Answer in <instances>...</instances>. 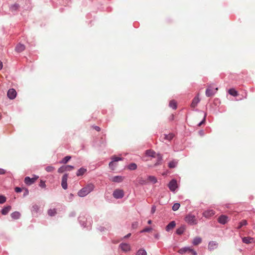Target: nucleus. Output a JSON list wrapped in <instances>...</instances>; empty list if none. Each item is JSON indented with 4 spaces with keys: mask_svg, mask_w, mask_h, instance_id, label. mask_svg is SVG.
Listing matches in <instances>:
<instances>
[{
    "mask_svg": "<svg viewBox=\"0 0 255 255\" xmlns=\"http://www.w3.org/2000/svg\"><path fill=\"white\" fill-rule=\"evenodd\" d=\"M94 188L95 186L93 184H88L78 192V195L81 197H85L92 192L94 190Z\"/></svg>",
    "mask_w": 255,
    "mask_h": 255,
    "instance_id": "nucleus-1",
    "label": "nucleus"
},
{
    "mask_svg": "<svg viewBox=\"0 0 255 255\" xmlns=\"http://www.w3.org/2000/svg\"><path fill=\"white\" fill-rule=\"evenodd\" d=\"M146 155L148 156L152 157H156L157 158V161L154 164V166H156L158 165H160L161 164V161L162 160V156L160 154H156V152L151 149L147 150L146 151Z\"/></svg>",
    "mask_w": 255,
    "mask_h": 255,
    "instance_id": "nucleus-2",
    "label": "nucleus"
},
{
    "mask_svg": "<svg viewBox=\"0 0 255 255\" xmlns=\"http://www.w3.org/2000/svg\"><path fill=\"white\" fill-rule=\"evenodd\" d=\"M185 221L190 225H196L197 224L195 216L191 214H189L186 217Z\"/></svg>",
    "mask_w": 255,
    "mask_h": 255,
    "instance_id": "nucleus-3",
    "label": "nucleus"
},
{
    "mask_svg": "<svg viewBox=\"0 0 255 255\" xmlns=\"http://www.w3.org/2000/svg\"><path fill=\"white\" fill-rule=\"evenodd\" d=\"M113 195L116 199H120L124 197V192L123 190L116 189L114 191Z\"/></svg>",
    "mask_w": 255,
    "mask_h": 255,
    "instance_id": "nucleus-4",
    "label": "nucleus"
},
{
    "mask_svg": "<svg viewBox=\"0 0 255 255\" xmlns=\"http://www.w3.org/2000/svg\"><path fill=\"white\" fill-rule=\"evenodd\" d=\"M38 178V176H34L32 178L29 177H26L24 179V182L26 184L30 185L35 182V181Z\"/></svg>",
    "mask_w": 255,
    "mask_h": 255,
    "instance_id": "nucleus-5",
    "label": "nucleus"
},
{
    "mask_svg": "<svg viewBox=\"0 0 255 255\" xmlns=\"http://www.w3.org/2000/svg\"><path fill=\"white\" fill-rule=\"evenodd\" d=\"M74 169V167L71 165H64L60 167L58 169V172L59 173H63L65 171H71Z\"/></svg>",
    "mask_w": 255,
    "mask_h": 255,
    "instance_id": "nucleus-6",
    "label": "nucleus"
},
{
    "mask_svg": "<svg viewBox=\"0 0 255 255\" xmlns=\"http://www.w3.org/2000/svg\"><path fill=\"white\" fill-rule=\"evenodd\" d=\"M168 186L171 191H174L177 188L176 180L175 179L171 180L169 183Z\"/></svg>",
    "mask_w": 255,
    "mask_h": 255,
    "instance_id": "nucleus-7",
    "label": "nucleus"
},
{
    "mask_svg": "<svg viewBox=\"0 0 255 255\" xmlns=\"http://www.w3.org/2000/svg\"><path fill=\"white\" fill-rule=\"evenodd\" d=\"M120 248L124 252L130 251L131 247L129 244L127 243H121L119 246Z\"/></svg>",
    "mask_w": 255,
    "mask_h": 255,
    "instance_id": "nucleus-8",
    "label": "nucleus"
},
{
    "mask_svg": "<svg viewBox=\"0 0 255 255\" xmlns=\"http://www.w3.org/2000/svg\"><path fill=\"white\" fill-rule=\"evenodd\" d=\"M16 94H17V93H16V91L13 88L10 89L8 91L7 93V97L10 99H11V100L14 99L16 97Z\"/></svg>",
    "mask_w": 255,
    "mask_h": 255,
    "instance_id": "nucleus-9",
    "label": "nucleus"
},
{
    "mask_svg": "<svg viewBox=\"0 0 255 255\" xmlns=\"http://www.w3.org/2000/svg\"><path fill=\"white\" fill-rule=\"evenodd\" d=\"M218 88L215 89V91L211 88L210 86H209L206 90V95L207 97H211L213 96L216 92L218 91Z\"/></svg>",
    "mask_w": 255,
    "mask_h": 255,
    "instance_id": "nucleus-10",
    "label": "nucleus"
},
{
    "mask_svg": "<svg viewBox=\"0 0 255 255\" xmlns=\"http://www.w3.org/2000/svg\"><path fill=\"white\" fill-rule=\"evenodd\" d=\"M67 179H68V174H65L62 178L61 182V186L64 189H66L67 188Z\"/></svg>",
    "mask_w": 255,
    "mask_h": 255,
    "instance_id": "nucleus-11",
    "label": "nucleus"
},
{
    "mask_svg": "<svg viewBox=\"0 0 255 255\" xmlns=\"http://www.w3.org/2000/svg\"><path fill=\"white\" fill-rule=\"evenodd\" d=\"M218 221L220 224H225L228 221V217L226 215H221L218 218Z\"/></svg>",
    "mask_w": 255,
    "mask_h": 255,
    "instance_id": "nucleus-12",
    "label": "nucleus"
},
{
    "mask_svg": "<svg viewBox=\"0 0 255 255\" xmlns=\"http://www.w3.org/2000/svg\"><path fill=\"white\" fill-rule=\"evenodd\" d=\"M214 214L215 212L213 210H208L203 213V216L207 218L211 217Z\"/></svg>",
    "mask_w": 255,
    "mask_h": 255,
    "instance_id": "nucleus-13",
    "label": "nucleus"
},
{
    "mask_svg": "<svg viewBox=\"0 0 255 255\" xmlns=\"http://www.w3.org/2000/svg\"><path fill=\"white\" fill-rule=\"evenodd\" d=\"M218 244L215 241H211L208 244V249L210 251L213 250L217 248Z\"/></svg>",
    "mask_w": 255,
    "mask_h": 255,
    "instance_id": "nucleus-14",
    "label": "nucleus"
},
{
    "mask_svg": "<svg viewBox=\"0 0 255 255\" xmlns=\"http://www.w3.org/2000/svg\"><path fill=\"white\" fill-rule=\"evenodd\" d=\"M124 177L121 176H116L110 179L112 182L120 183L123 181Z\"/></svg>",
    "mask_w": 255,
    "mask_h": 255,
    "instance_id": "nucleus-15",
    "label": "nucleus"
},
{
    "mask_svg": "<svg viewBox=\"0 0 255 255\" xmlns=\"http://www.w3.org/2000/svg\"><path fill=\"white\" fill-rule=\"evenodd\" d=\"M173 137H174L173 134L169 133L168 134H163L161 136V138L162 140L166 139V140L170 141L173 138Z\"/></svg>",
    "mask_w": 255,
    "mask_h": 255,
    "instance_id": "nucleus-16",
    "label": "nucleus"
},
{
    "mask_svg": "<svg viewBox=\"0 0 255 255\" xmlns=\"http://www.w3.org/2000/svg\"><path fill=\"white\" fill-rule=\"evenodd\" d=\"M25 47L24 45L21 43H19L16 46L15 49L17 52H21L23 51L25 49Z\"/></svg>",
    "mask_w": 255,
    "mask_h": 255,
    "instance_id": "nucleus-17",
    "label": "nucleus"
},
{
    "mask_svg": "<svg viewBox=\"0 0 255 255\" xmlns=\"http://www.w3.org/2000/svg\"><path fill=\"white\" fill-rule=\"evenodd\" d=\"M200 99L199 97L198 96L195 97L192 100L191 107L193 108H194L195 107H196Z\"/></svg>",
    "mask_w": 255,
    "mask_h": 255,
    "instance_id": "nucleus-18",
    "label": "nucleus"
},
{
    "mask_svg": "<svg viewBox=\"0 0 255 255\" xmlns=\"http://www.w3.org/2000/svg\"><path fill=\"white\" fill-rule=\"evenodd\" d=\"M136 181L140 185H144L147 183V180L144 179L142 177H138L136 179Z\"/></svg>",
    "mask_w": 255,
    "mask_h": 255,
    "instance_id": "nucleus-19",
    "label": "nucleus"
},
{
    "mask_svg": "<svg viewBox=\"0 0 255 255\" xmlns=\"http://www.w3.org/2000/svg\"><path fill=\"white\" fill-rule=\"evenodd\" d=\"M176 226V223L174 221L171 222L166 227V230L168 232L173 229Z\"/></svg>",
    "mask_w": 255,
    "mask_h": 255,
    "instance_id": "nucleus-20",
    "label": "nucleus"
},
{
    "mask_svg": "<svg viewBox=\"0 0 255 255\" xmlns=\"http://www.w3.org/2000/svg\"><path fill=\"white\" fill-rule=\"evenodd\" d=\"M202 242V239L200 237H195L192 242V243L195 246H197L200 244Z\"/></svg>",
    "mask_w": 255,
    "mask_h": 255,
    "instance_id": "nucleus-21",
    "label": "nucleus"
},
{
    "mask_svg": "<svg viewBox=\"0 0 255 255\" xmlns=\"http://www.w3.org/2000/svg\"><path fill=\"white\" fill-rule=\"evenodd\" d=\"M147 181V182H150L152 183H155L157 181L156 178L154 176H148Z\"/></svg>",
    "mask_w": 255,
    "mask_h": 255,
    "instance_id": "nucleus-22",
    "label": "nucleus"
},
{
    "mask_svg": "<svg viewBox=\"0 0 255 255\" xmlns=\"http://www.w3.org/2000/svg\"><path fill=\"white\" fill-rule=\"evenodd\" d=\"M10 209L11 207L10 206H6L2 209L1 212V214L4 215H6L10 210Z\"/></svg>",
    "mask_w": 255,
    "mask_h": 255,
    "instance_id": "nucleus-23",
    "label": "nucleus"
},
{
    "mask_svg": "<svg viewBox=\"0 0 255 255\" xmlns=\"http://www.w3.org/2000/svg\"><path fill=\"white\" fill-rule=\"evenodd\" d=\"M86 169L81 168L77 171L76 175L78 176H82L86 172Z\"/></svg>",
    "mask_w": 255,
    "mask_h": 255,
    "instance_id": "nucleus-24",
    "label": "nucleus"
},
{
    "mask_svg": "<svg viewBox=\"0 0 255 255\" xmlns=\"http://www.w3.org/2000/svg\"><path fill=\"white\" fill-rule=\"evenodd\" d=\"M11 218L13 219H18L20 216V214L18 212H14L10 215Z\"/></svg>",
    "mask_w": 255,
    "mask_h": 255,
    "instance_id": "nucleus-25",
    "label": "nucleus"
},
{
    "mask_svg": "<svg viewBox=\"0 0 255 255\" xmlns=\"http://www.w3.org/2000/svg\"><path fill=\"white\" fill-rule=\"evenodd\" d=\"M189 250H190V248L189 247H185L182 249H180L178 251V253L181 254H183L186 252H189Z\"/></svg>",
    "mask_w": 255,
    "mask_h": 255,
    "instance_id": "nucleus-26",
    "label": "nucleus"
},
{
    "mask_svg": "<svg viewBox=\"0 0 255 255\" xmlns=\"http://www.w3.org/2000/svg\"><path fill=\"white\" fill-rule=\"evenodd\" d=\"M253 240V238L251 237H244L243 238V242L246 244H249L252 243Z\"/></svg>",
    "mask_w": 255,
    "mask_h": 255,
    "instance_id": "nucleus-27",
    "label": "nucleus"
},
{
    "mask_svg": "<svg viewBox=\"0 0 255 255\" xmlns=\"http://www.w3.org/2000/svg\"><path fill=\"white\" fill-rule=\"evenodd\" d=\"M177 164V162L175 160H172L171 161H170L168 163V167L170 168H173L176 166Z\"/></svg>",
    "mask_w": 255,
    "mask_h": 255,
    "instance_id": "nucleus-28",
    "label": "nucleus"
},
{
    "mask_svg": "<svg viewBox=\"0 0 255 255\" xmlns=\"http://www.w3.org/2000/svg\"><path fill=\"white\" fill-rule=\"evenodd\" d=\"M229 93L233 96H235V97H236L238 95V92L235 90L234 89H230L229 90Z\"/></svg>",
    "mask_w": 255,
    "mask_h": 255,
    "instance_id": "nucleus-29",
    "label": "nucleus"
},
{
    "mask_svg": "<svg viewBox=\"0 0 255 255\" xmlns=\"http://www.w3.org/2000/svg\"><path fill=\"white\" fill-rule=\"evenodd\" d=\"M57 213L56 210L55 209H50L48 211V214L50 216H53Z\"/></svg>",
    "mask_w": 255,
    "mask_h": 255,
    "instance_id": "nucleus-30",
    "label": "nucleus"
},
{
    "mask_svg": "<svg viewBox=\"0 0 255 255\" xmlns=\"http://www.w3.org/2000/svg\"><path fill=\"white\" fill-rule=\"evenodd\" d=\"M169 107L173 109H176L177 108L176 102L174 100H171L169 103Z\"/></svg>",
    "mask_w": 255,
    "mask_h": 255,
    "instance_id": "nucleus-31",
    "label": "nucleus"
},
{
    "mask_svg": "<svg viewBox=\"0 0 255 255\" xmlns=\"http://www.w3.org/2000/svg\"><path fill=\"white\" fill-rule=\"evenodd\" d=\"M137 168V165L135 163H131L128 165V169L131 170H135Z\"/></svg>",
    "mask_w": 255,
    "mask_h": 255,
    "instance_id": "nucleus-32",
    "label": "nucleus"
},
{
    "mask_svg": "<svg viewBox=\"0 0 255 255\" xmlns=\"http://www.w3.org/2000/svg\"><path fill=\"white\" fill-rule=\"evenodd\" d=\"M248 224L247 221L246 220H242L240 223L238 227L237 228L238 229L241 228L244 226H246Z\"/></svg>",
    "mask_w": 255,
    "mask_h": 255,
    "instance_id": "nucleus-33",
    "label": "nucleus"
},
{
    "mask_svg": "<svg viewBox=\"0 0 255 255\" xmlns=\"http://www.w3.org/2000/svg\"><path fill=\"white\" fill-rule=\"evenodd\" d=\"M184 231H185V228L184 227H181L177 229L176 232L178 235H181L183 233Z\"/></svg>",
    "mask_w": 255,
    "mask_h": 255,
    "instance_id": "nucleus-34",
    "label": "nucleus"
},
{
    "mask_svg": "<svg viewBox=\"0 0 255 255\" xmlns=\"http://www.w3.org/2000/svg\"><path fill=\"white\" fill-rule=\"evenodd\" d=\"M136 255H147V254L144 250L140 249L137 251Z\"/></svg>",
    "mask_w": 255,
    "mask_h": 255,
    "instance_id": "nucleus-35",
    "label": "nucleus"
},
{
    "mask_svg": "<svg viewBox=\"0 0 255 255\" xmlns=\"http://www.w3.org/2000/svg\"><path fill=\"white\" fill-rule=\"evenodd\" d=\"M71 156H67L65 157L61 161H60V163L65 164L71 159Z\"/></svg>",
    "mask_w": 255,
    "mask_h": 255,
    "instance_id": "nucleus-36",
    "label": "nucleus"
},
{
    "mask_svg": "<svg viewBox=\"0 0 255 255\" xmlns=\"http://www.w3.org/2000/svg\"><path fill=\"white\" fill-rule=\"evenodd\" d=\"M55 169V168L52 166H48L45 168V170L48 172H52Z\"/></svg>",
    "mask_w": 255,
    "mask_h": 255,
    "instance_id": "nucleus-37",
    "label": "nucleus"
},
{
    "mask_svg": "<svg viewBox=\"0 0 255 255\" xmlns=\"http://www.w3.org/2000/svg\"><path fill=\"white\" fill-rule=\"evenodd\" d=\"M180 205L178 203H176L174 204L173 206H172V210L174 211H177L180 207Z\"/></svg>",
    "mask_w": 255,
    "mask_h": 255,
    "instance_id": "nucleus-38",
    "label": "nucleus"
},
{
    "mask_svg": "<svg viewBox=\"0 0 255 255\" xmlns=\"http://www.w3.org/2000/svg\"><path fill=\"white\" fill-rule=\"evenodd\" d=\"M39 209V207L37 205H34L32 207V212L37 213Z\"/></svg>",
    "mask_w": 255,
    "mask_h": 255,
    "instance_id": "nucleus-39",
    "label": "nucleus"
},
{
    "mask_svg": "<svg viewBox=\"0 0 255 255\" xmlns=\"http://www.w3.org/2000/svg\"><path fill=\"white\" fill-rule=\"evenodd\" d=\"M112 161L114 162H116V161H118L119 160H122V158H121L120 157H117V156H113L112 157Z\"/></svg>",
    "mask_w": 255,
    "mask_h": 255,
    "instance_id": "nucleus-40",
    "label": "nucleus"
},
{
    "mask_svg": "<svg viewBox=\"0 0 255 255\" xmlns=\"http://www.w3.org/2000/svg\"><path fill=\"white\" fill-rule=\"evenodd\" d=\"M6 201V198L2 195H0V204H2Z\"/></svg>",
    "mask_w": 255,
    "mask_h": 255,
    "instance_id": "nucleus-41",
    "label": "nucleus"
},
{
    "mask_svg": "<svg viewBox=\"0 0 255 255\" xmlns=\"http://www.w3.org/2000/svg\"><path fill=\"white\" fill-rule=\"evenodd\" d=\"M151 230H152V228L148 227V228H145L143 230H142L140 232L141 233L149 232L151 231Z\"/></svg>",
    "mask_w": 255,
    "mask_h": 255,
    "instance_id": "nucleus-42",
    "label": "nucleus"
},
{
    "mask_svg": "<svg viewBox=\"0 0 255 255\" xmlns=\"http://www.w3.org/2000/svg\"><path fill=\"white\" fill-rule=\"evenodd\" d=\"M39 186L42 188L45 187L46 186L45 182L42 180H41L39 183Z\"/></svg>",
    "mask_w": 255,
    "mask_h": 255,
    "instance_id": "nucleus-43",
    "label": "nucleus"
},
{
    "mask_svg": "<svg viewBox=\"0 0 255 255\" xmlns=\"http://www.w3.org/2000/svg\"><path fill=\"white\" fill-rule=\"evenodd\" d=\"M138 226V222H135L132 223V227L133 229H136Z\"/></svg>",
    "mask_w": 255,
    "mask_h": 255,
    "instance_id": "nucleus-44",
    "label": "nucleus"
},
{
    "mask_svg": "<svg viewBox=\"0 0 255 255\" xmlns=\"http://www.w3.org/2000/svg\"><path fill=\"white\" fill-rule=\"evenodd\" d=\"M206 115L205 114L204 115V119L202 121H201L199 124H198V126H201L203 123H204L205 121V120H206Z\"/></svg>",
    "mask_w": 255,
    "mask_h": 255,
    "instance_id": "nucleus-45",
    "label": "nucleus"
},
{
    "mask_svg": "<svg viewBox=\"0 0 255 255\" xmlns=\"http://www.w3.org/2000/svg\"><path fill=\"white\" fill-rule=\"evenodd\" d=\"M189 253H191L192 255H197V253L196 252V251H195L191 248H190V250H189Z\"/></svg>",
    "mask_w": 255,
    "mask_h": 255,
    "instance_id": "nucleus-46",
    "label": "nucleus"
},
{
    "mask_svg": "<svg viewBox=\"0 0 255 255\" xmlns=\"http://www.w3.org/2000/svg\"><path fill=\"white\" fill-rule=\"evenodd\" d=\"M156 211V207L155 206H153L151 209V213L154 214Z\"/></svg>",
    "mask_w": 255,
    "mask_h": 255,
    "instance_id": "nucleus-47",
    "label": "nucleus"
},
{
    "mask_svg": "<svg viewBox=\"0 0 255 255\" xmlns=\"http://www.w3.org/2000/svg\"><path fill=\"white\" fill-rule=\"evenodd\" d=\"M21 191H22V189H21V188H20V187H16V188H15V191L16 192H17V193H19V192H21Z\"/></svg>",
    "mask_w": 255,
    "mask_h": 255,
    "instance_id": "nucleus-48",
    "label": "nucleus"
},
{
    "mask_svg": "<svg viewBox=\"0 0 255 255\" xmlns=\"http://www.w3.org/2000/svg\"><path fill=\"white\" fill-rule=\"evenodd\" d=\"M93 128H94L96 130H97V131H100V130H101V128H100L99 127H98V126H94V127H93Z\"/></svg>",
    "mask_w": 255,
    "mask_h": 255,
    "instance_id": "nucleus-49",
    "label": "nucleus"
},
{
    "mask_svg": "<svg viewBox=\"0 0 255 255\" xmlns=\"http://www.w3.org/2000/svg\"><path fill=\"white\" fill-rule=\"evenodd\" d=\"M17 8H18V5L16 4H15L11 6V8H12L13 9H14V10L16 9Z\"/></svg>",
    "mask_w": 255,
    "mask_h": 255,
    "instance_id": "nucleus-50",
    "label": "nucleus"
},
{
    "mask_svg": "<svg viewBox=\"0 0 255 255\" xmlns=\"http://www.w3.org/2000/svg\"><path fill=\"white\" fill-rule=\"evenodd\" d=\"M5 171L4 169L0 168V174H4Z\"/></svg>",
    "mask_w": 255,
    "mask_h": 255,
    "instance_id": "nucleus-51",
    "label": "nucleus"
},
{
    "mask_svg": "<svg viewBox=\"0 0 255 255\" xmlns=\"http://www.w3.org/2000/svg\"><path fill=\"white\" fill-rule=\"evenodd\" d=\"M113 165H114V162H113V161H112L111 162H110L109 163V166H110V167H112V166H113Z\"/></svg>",
    "mask_w": 255,
    "mask_h": 255,
    "instance_id": "nucleus-52",
    "label": "nucleus"
},
{
    "mask_svg": "<svg viewBox=\"0 0 255 255\" xmlns=\"http://www.w3.org/2000/svg\"><path fill=\"white\" fill-rule=\"evenodd\" d=\"M169 119L171 120V121H172L174 120V115L172 114L170 116V118H169Z\"/></svg>",
    "mask_w": 255,
    "mask_h": 255,
    "instance_id": "nucleus-53",
    "label": "nucleus"
},
{
    "mask_svg": "<svg viewBox=\"0 0 255 255\" xmlns=\"http://www.w3.org/2000/svg\"><path fill=\"white\" fill-rule=\"evenodd\" d=\"M3 65L1 61H0V70H1L2 68Z\"/></svg>",
    "mask_w": 255,
    "mask_h": 255,
    "instance_id": "nucleus-54",
    "label": "nucleus"
},
{
    "mask_svg": "<svg viewBox=\"0 0 255 255\" xmlns=\"http://www.w3.org/2000/svg\"><path fill=\"white\" fill-rule=\"evenodd\" d=\"M131 235V234L130 233H129L127 235H126V236H125V238H128Z\"/></svg>",
    "mask_w": 255,
    "mask_h": 255,
    "instance_id": "nucleus-55",
    "label": "nucleus"
},
{
    "mask_svg": "<svg viewBox=\"0 0 255 255\" xmlns=\"http://www.w3.org/2000/svg\"><path fill=\"white\" fill-rule=\"evenodd\" d=\"M147 223L148 224H151L152 221H151V220H148Z\"/></svg>",
    "mask_w": 255,
    "mask_h": 255,
    "instance_id": "nucleus-56",
    "label": "nucleus"
}]
</instances>
